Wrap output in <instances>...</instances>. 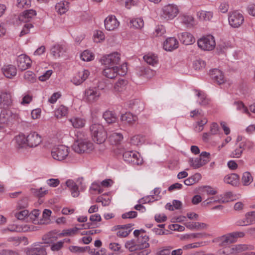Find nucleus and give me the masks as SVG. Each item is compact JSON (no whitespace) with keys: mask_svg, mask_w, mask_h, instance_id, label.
<instances>
[{"mask_svg":"<svg viewBox=\"0 0 255 255\" xmlns=\"http://www.w3.org/2000/svg\"><path fill=\"white\" fill-rule=\"evenodd\" d=\"M183 23L188 27L192 26L194 25V18L191 15H183L180 17Z\"/></svg>","mask_w":255,"mask_h":255,"instance_id":"nucleus-43","label":"nucleus"},{"mask_svg":"<svg viewBox=\"0 0 255 255\" xmlns=\"http://www.w3.org/2000/svg\"><path fill=\"white\" fill-rule=\"evenodd\" d=\"M66 185L70 190L71 195L73 197H77L79 195L78 185L73 180L69 179L66 182Z\"/></svg>","mask_w":255,"mask_h":255,"instance_id":"nucleus-26","label":"nucleus"},{"mask_svg":"<svg viewBox=\"0 0 255 255\" xmlns=\"http://www.w3.org/2000/svg\"><path fill=\"white\" fill-rule=\"evenodd\" d=\"M144 25L143 19L140 18H135L130 20V26L135 28L139 29Z\"/></svg>","mask_w":255,"mask_h":255,"instance_id":"nucleus-45","label":"nucleus"},{"mask_svg":"<svg viewBox=\"0 0 255 255\" xmlns=\"http://www.w3.org/2000/svg\"><path fill=\"white\" fill-rule=\"evenodd\" d=\"M149 238L146 235H141L140 238L138 239L137 246L139 249H144L149 247V245L148 243Z\"/></svg>","mask_w":255,"mask_h":255,"instance_id":"nucleus-32","label":"nucleus"},{"mask_svg":"<svg viewBox=\"0 0 255 255\" xmlns=\"http://www.w3.org/2000/svg\"><path fill=\"white\" fill-rule=\"evenodd\" d=\"M128 81L125 79H120L114 86V91L116 93H121L126 90Z\"/></svg>","mask_w":255,"mask_h":255,"instance_id":"nucleus-28","label":"nucleus"},{"mask_svg":"<svg viewBox=\"0 0 255 255\" xmlns=\"http://www.w3.org/2000/svg\"><path fill=\"white\" fill-rule=\"evenodd\" d=\"M64 242L60 241L56 243H52L50 246L51 250L53 252H58L63 248Z\"/></svg>","mask_w":255,"mask_h":255,"instance_id":"nucleus-52","label":"nucleus"},{"mask_svg":"<svg viewBox=\"0 0 255 255\" xmlns=\"http://www.w3.org/2000/svg\"><path fill=\"white\" fill-rule=\"evenodd\" d=\"M206 63L202 59L195 60L193 63V66L195 70H201L205 67Z\"/></svg>","mask_w":255,"mask_h":255,"instance_id":"nucleus-53","label":"nucleus"},{"mask_svg":"<svg viewBox=\"0 0 255 255\" xmlns=\"http://www.w3.org/2000/svg\"><path fill=\"white\" fill-rule=\"evenodd\" d=\"M94 55L90 51L86 50L81 54V58L84 61H90L94 59Z\"/></svg>","mask_w":255,"mask_h":255,"instance_id":"nucleus-48","label":"nucleus"},{"mask_svg":"<svg viewBox=\"0 0 255 255\" xmlns=\"http://www.w3.org/2000/svg\"><path fill=\"white\" fill-rule=\"evenodd\" d=\"M144 61L148 64L154 66L158 63V58L155 54L149 53L143 56Z\"/></svg>","mask_w":255,"mask_h":255,"instance_id":"nucleus-37","label":"nucleus"},{"mask_svg":"<svg viewBox=\"0 0 255 255\" xmlns=\"http://www.w3.org/2000/svg\"><path fill=\"white\" fill-rule=\"evenodd\" d=\"M123 138L122 134L119 132H113L109 135V139L113 144L119 143Z\"/></svg>","mask_w":255,"mask_h":255,"instance_id":"nucleus-42","label":"nucleus"},{"mask_svg":"<svg viewBox=\"0 0 255 255\" xmlns=\"http://www.w3.org/2000/svg\"><path fill=\"white\" fill-rule=\"evenodd\" d=\"M70 121L75 128H81L85 125V120L80 118H72Z\"/></svg>","mask_w":255,"mask_h":255,"instance_id":"nucleus-41","label":"nucleus"},{"mask_svg":"<svg viewBox=\"0 0 255 255\" xmlns=\"http://www.w3.org/2000/svg\"><path fill=\"white\" fill-rule=\"evenodd\" d=\"M228 20L232 27L238 28L243 23L244 17L242 13L237 11H234L229 13Z\"/></svg>","mask_w":255,"mask_h":255,"instance_id":"nucleus-9","label":"nucleus"},{"mask_svg":"<svg viewBox=\"0 0 255 255\" xmlns=\"http://www.w3.org/2000/svg\"><path fill=\"white\" fill-rule=\"evenodd\" d=\"M17 64L18 68L23 71L30 67L31 59L27 55L21 54L17 58Z\"/></svg>","mask_w":255,"mask_h":255,"instance_id":"nucleus-12","label":"nucleus"},{"mask_svg":"<svg viewBox=\"0 0 255 255\" xmlns=\"http://www.w3.org/2000/svg\"><path fill=\"white\" fill-rule=\"evenodd\" d=\"M94 148L93 143L85 139L78 138L72 145L73 150L79 154L90 152Z\"/></svg>","mask_w":255,"mask_h":255,"instance_id":"nucleus-2","label":"nucleus"},{"mask_svg":"<svg viewBox=\"0 0 255 255\" xmlns=\"http://www.w3.org/2000/svg\"><path fill=\"white\" fill-rule=\"evenodd\" d=\"M27 255H46L44 246H38L37 247L29 249L26 251Z\"/></svg>","mask_w":255,"mask_h":255,"instance_id":"nucleus-24","label":"nucleus"},{"mask_svg":"<svg viewBox=\"0 0 255 255\" xmlns=\"http://www.w3.org/2000/svg\"><path fill=\"white\" fill-rule=\"evenodd\" d=\"M128 70L126 64H123L121 67L118 66L106 67L103 70V75L110 79L115 78L118 75H125Z\"/></svg>","mask_w":255,"mask_h":255,"instance_id":"nucleus-3","label":"nucleus"},{"mask_svg":"<svg viewBox=\"0 0 255 255\" xmlns=\"http://www.w3.org/2000/svg\"><path fill=\"white\" fill-rule=\"evenodd\" d=\"M172 247L170 246L161 248L157 253L156 255H169Z\"/></svg>","mask_w":255,"mask_h":255,"instance_id":"nucleus-61","label":"nucleus"},{"mask_svg":"<svg viewBox=\"0 0 255 255\" xmlns=\"http://www.w3.org/2000/svg\"><path fill=\"white\" fill-rule=\"evenodd\" d=\"M189 162L191 166L195 169H197L203 166V163L201 162V159L199 158V157L195 158L190 159Z\"/></svg>","mask_w":255,"mask_h":255,"instance_id":"nucleus-50","label":"nucleus"},{"mask_svg":"<svg viewBox=\"0 0 255 255\" xmlns=\"http://www.w3.org/2000/svg\"><path fill=\"white\" fill-rule=\"evenodd\" d=\"M125 247L129 249L130 252L139 249L137 245L135 244L133 240L128 241L125 244Z\"/></svg>","mask_w":255,"mask_h":255,"instance_id":"nucleus-57","label":"nucleus"},{"mask_svg":"<svg viewBox=\"0 0 255 255\" xmlns=\"http://www.w3.org/2000/svg\"><path fill=\"white\" fill-rule=\"evenodd\" d=\"M254 247L252 245H234L230 247V251L232 254L242 253L246 251L253 250Z\"/></svg>","mask_w":255,"mask_h":255,"instance_id":"nucleus-19","label":"nucleus"},{"mask_svg":"<svg viewBox=\"0 0 255 255\" xmlns=\"http://www.w3.org/2000/svg\"><path fill=\"white\" fill-rule=\"evenodd\" d=\"M57 239V237L55 236V234L53 232H50L44 235L42 237V240L45 244H52L56 241Z\"/></svg>","mask_w":255,"mask_h":255,"instance_id":"nucleus-39","label":"nucleus"},{"mask_svg":"<svg viewBox=\"0 0 255 255\" xmlns=\"http://www.w3.org/2000/svg\"><path fill=\"white\" fill-rule=\"evenodd\" d=\"M124 160L127 162L130 163L133 165H139L141 164L142 160H140L138 156L139 153L133 151H126L123 155Z\"/></svg>","mask_w":255,"mask_h":255,"instance_id":"nucleus-11","label":"nucleus"},{"mask_svg":"<svg viewBox=\"0 0 255 255\" xmlns=\"http://www.w3.org/2000/svg\"><path fill=\"white\" fill-rule=\"evenodd\" d=\"M67 108L61 105L56 110L55 115L57 118H61L67 114Z\"/></svg>","mask_w":255,"mask_h":255,"instance_id":"nucleus-47","label":"nucleus"},{"mask_svg":"<svg viewBox=\"0 0 255 255\" xmlns=\"http://www.w3.org/2000/svg\"><path fill=\"white\" fill-rule=\"evenodd\" d=\"M180 41L185 45H190L195 41V39L190 33L185 32L178 36Z\"/></svg>","mask_w":255,"mask_h":255,"instance_id":"nucleus-22","label":"nucleus"},{"mask_svg":"<svg viewBox=\"0 0 255 255\" xmlns=\"http://www.w3.org/2000/svg\"><path fill=\"white\" fill-rule=\"evenodd\" d=\"M104 24L107 30L112 31L117 28L120 23L115 15H111L105 19Z\"/></svg>","mask_w":255,"mask_h":255,"instance_id":"nucleus-13","label":"nucleus"},{"mask_svg":"<svg viewBox=\"0 0 255 255\" xmlns=\"http://www.w3.org/2000/svg\"><path fill=\"white\" fill-rule=\"evenodd\" d=\"M29 212L27 210H23L15 214V217L19 220H24L27 218Z\"/></svg>","mask_w":255,"mask_h":255,"instance_id":"nucleus-55","label":"nucleus"},{"mask_svg":"<svg viewBox=\"0 0 255 255\" xmlns=\"http://www.w3.org/2000/svg\"><path fill=\"white\" fill-rule=\"evenodd\" d=\"M41 142V136L35 132H31L27 136V146L30 147H36Z\"/></svg>","mask_w":255,"mask_h":255,"instance_id":"nucleus-15","label":"nucleus"},{"mask_svg":"<svg viewBox=\"0 0 255 255\" xmlns=\"http://www.w3.org/2000/svg\"><path fill=\"white\" fill-rule=\"evenodd\" d=\"M198 46L203 50L211 51L214 49L216 42L214 37L208 35L200 38L197 41Z\"/></svg>","mask_w":255,"mask_h":255,"instance_id":"nucleus-7","label":"nucleus"},{"mask_svg":"<svg viewBox=\"0 0 255 255\" xmlns=\"http://www.w3.org/2000/svg\"><path fill=\"white\" fill-rule=\"evenodd\" d=\"M68 148L63 145H59L53 147L51 150V155L53 159L58 161L65 159L68 156Z\"/></svg>","mask_w":255,"mask_h":255,"instance_id":"nucleus-6","label":"nucleus"},{"mask_svg":"<svg viewBox=\"0 0 255 255\" xmlns=\"http://www.w3.org/2000/svg\"><path fill=\"white\" fill-rule=\"evenodd\" d=\"M178 47V41L174 37L167 38L163 43V48L166 51H172Z\"/></svg>","mask_w":255,"mask_h":255,"instance_id":"nucleus-21","label":"nucleus"},{"mask_svg":"<svg viewBox=\"0 0 255 255\" xmlns=\"http://www.w3.org/2000/svg\"><path fill=\"white\" fill-rule=\"evenodd\" d=\"M224 181L225 183L233 186H238L240 184V176L236 173H231L226 175Z\"/></svg>","mask_w":255,"mask_h":255,"instance_id":"nucleus-20","label":"nucleus"},{"mask_svg":"<svg viewBox=\"0 0 255 255\" xmlns=\"http://www.w3.org/2000/svg\"><path fill=\"white\" fill-rule=\"evenodd\" d=\"M197 96L199 97V104L200 106H206L210 103V100L207 98L206 96L200 92H198Z\"/></svg>","mask_w":255,"mask_h":255,"instance_id":"nucleus-46","label":"nucleus"},{"mask_svg":"<svg viewBox=\"0 0 255 255\" xmlns=\"http://www.w3.org/2000/svg\"><path fill=\"white\" fill-rule=\"evenodd\" d=\"M24 78L30 82H34L36 80L34 73L30 71H27L24 73Z\"/></svg>","mask_w":255,"mask_h":255,"instance_id":"nucleus-54","label":"nucleus"},{"mask_svg":"<svg viewBox=\"0 0 255 255\" xmlns=\"http://www.w3.org/2000/svg\"><path fill=\"white\" fill-rule=\"evenodd\" d=\"M201 178V175L199 173H196L188 178L185 179L184 181V184L187 186L192 185L198 182Z\"/></svg>","mask_w":255,"mask_h":255,"instance_id":"nucleus-38","label":"nucleus"},{"mask_svg":"<svg viewBox=\"0 0 255 255\" xmlns=\"http://www.w3.org/2000/svg\"><path fill=\"white\" fill-rule=\"evenodd\" d=\"M130 140L131 144L138 145L142 142L143 139L140 135H136L132 136Z\"/></svg>","mask_w":255,"mask_h":255,"instance_id":"nucleus-62","label":"nucleus"},{"mask_svg":"<svg viewBox=\"0 0 255 255\" xmlns=\"http://www.w3.org/2000/svg\"><path fill=\"white\" fill-rule=\"evenodd\" d=\"M186 228L191 230L205 229L208 227V225L204 223L189 222L184 224Z\"/></svg>","mask_w":255,"mask_h":255,"instance_id":"nucleus-25","label":"nucleus"},{"mask_svg":"<svg viewBox=\"0 0 255 255\" xmlns=\"http://www.w3.org/2000/svg\"><path fill=\"white\" fill-rule=\"evenodd\" d=\"M234 105L236 106L237 109L243 113L246 114L249 116L251 115L247 107L245 106L242 102H235Z\"/></svg>","mask_w":255,"mask_h":255,"instance_id":"nucleus-49","label":"nucleus"},{"mask_svg":"<svg viewBox=\"0 0 255 255\" xmlns=\"http://www.w3.org/2000/svg\"><path fill=\"white\" fill-rule=\"evenodd\" d=\"M65 52L64 47L59 44L55 45L51 48V53L55 57H60Z\"/></svg>","mask_w":255,"mask_h":255,"instance_id":"nucleus-31","label":"nucleus"},{"mask_svg":"<svg viewBox=\"0 0 255 255\" xmlns=\"http://www.w3.org/2000/svg\"><path fill=\"white\" fill-rule=\"evenodd\" d=\"M17 5L19 8H28L31 5L30 0H17Z\"/></svg>","mask_w":255,"mask_h":255,"instance_id":"nucleus-58","label":"nucleus"},{"mask_svg":"<svg viewBox=\"0 0 255 255\" xmlns=\"http://www.w3.org/2000/svg\"><path fill=\"white\" fill-rule=\"evenodd\" d=\"M137 213L135 211H129L126 212L122 215V218L123 219H133L137 217Z\"/></svg>","mask_w":255,"mask_h":255,"instance_id":"nucleus-63","label":"nucleus"},{"mask_svg":"<svg viewBox=\"0 0 255 255\" xmlns=\"http://www.w3.org/2000/svg\"><path fill=\"white\" fill-rule=\"evenodd\" d=\"M93 140L98 144H101L107 138V133L104 127L99 124H93L90 127Z\"/></svg>","mask_w":255,"mask_h":255,"instance_id":"nucleus-1","label":"nucleus"},{"mask_svg":"<svg viewBox=\"0 0 255 255\" xmlns=\"http://www.w3.org/2000/svg\"><path fill=\"white\" fill-rule=\"evenodd\" d=\"M36 15V12L35 10L33 9H28L24 10L21 15H20L19 17L20 20L27 22L31 18H32L33 16Z\"/></svg>","mask_w":255,"mask_h":255,"instance_id":"nucleus-29","label":"nucleus"},{"mask_svg":"<svg viewBox=\"0 0 255 255\" xmlns=\"http://www.w3.org/2000/svg\"><path fill=\"white\" fill-rule=\"evenodd\" d=\"M197 16L201 20L208 21L211 20L212 18L213 12L211 11L201 10L197 12Z\"/></svg>","mask_w":255,"mask_h":255,"instance_id":"nucleus-35","label":"nucleus"},{"mask_svg":"<svg viewBox=\"0 0 255 255\" xmlns=\"http://www.w3.org/2000/svg\"><path fill=\"white\" fill-rule=\"evenodd\" d=\"M247 144V142H241L239 145V147L232 152L231 155V157L234 158L240 157L241 156L244 150L245 149V146Z\"/></svg>","mask_w":255,"mask_h":255,"instance_id":"nucleus-36","label":"nucleus"},{"mask_svg":"<svg viewBox=\"0 0 255 255\" xmlns=\"http://www.w3.org/2000/svg\"><path fill=\"white\" fill-rule=\"evenodd\" d=\"M15 140L17 148H22L27 145V136L23 134H20L15 137Z\"/></svg>","mask_w":255,"mask_h":255,"instance_id":"nucleus-33","label":"nucleus"},{"mask_svg":"<svg viewBox=\"0 0 255 255\" xmlns=\"http://www.w3.org/2000/svg\"><path fill=\"white\" fill-rule=\"evenodd\" d=\"M31 193L35 196L38 198H42L46 195L48 193V190L45 189V188H40L39 189L31 188Z\"/></svg>","mask_w":255,"mask_h":255,"instance_id":"nucleus-44","label":"nucleus"},{"mask_svg":"<svg viewBox=\"0 0 255 255\" xmlns=\"http://www.w3.org/2000/svg\"><path fill=\"white\" fill-rule=\"evenodd\" d=\"M11 97L9 93L4 92L0 94V108H5L11 105Z\"/></svg>","mask_w":255,"mask_h":255,"instance_id":"nucleus-18","label":"nucleus"},{"mask_svg":"<svg viewBox=\"0 0 255 255\" xmlns=\"http://www.w3.org/2000/svg\"><path fill=\"white\" fill-rule=\"evenodd\" d=\"M90 72L87 70H83L77 72L72 79V82L75 85H79L88 77Z\"/></svg>","mask_w":255,"mask_h":255,"instance_id":"nucleus-14","label":"nucleus"},{"mask_svg":"<svg viewBox=\"0 0 255 255\" xmlns=\"http://www.w3.org/2000/svg\"><path fill=\"white\" fill-rule=\"evenodd\" d=\"M165 33V27L163 25H158L156 26L153 34L155 36H161Z\"/></svg>","mask_w":255,"mask_h":255,"instance_id":"nucleus-60","label":"nucleus"},{"mask_svg":"<svg viewBox=\"0 0 255 255\" xmlns=\"http://www.w3.org/2000/svg\"><path fill=\"white\" fill-rule=\"evenodd\" d=\"M203 246V242H197L192 244H189L183 246L182 249L184 250H188L191 249L197 248Z\"/></svg>","mask_w":255,"mask_h":255,"instance_id":"nucleus-59","label":"nucleus"},{"mask_svg":"<svg viewBox=\"0 0 255 255\" xmlns=\"http://www.w3.org/2000/svg\"><path fill=\"white\" fill-rule=\"evenodd\" d=\"M210 153L205 151L201 152L199 158L203 163V166L207 164L210 161Z\"/></svg>","mask_w":255,"mask_h":255,"instance_id":"nucleus-56","label":"nucleus"},{"mask_svg":"<svg viewBox=\"0 0 255 255\" xmlns=\"http://www.w3.org/2000/svg\"><path fill=\"white\" fill-rule=\"evenodd\" d=\"M80 229L77 227L64 230L61 234L62 236H70L76 234Z\"/></svg>","mask_w":255,"mask_h":255,"instance_id":"nucleus-51","label":"nucleus"},{"mask_svg":"<svg viewBox=\"0 0 255 255\" xmlns=\"http://www.w3.org/2000/svg\"><path fill=\"white\" fill-rule=\"evenodd\" d=\"M102 83H99L97 87H90L85 91V98L89 103H94L99 99L101 94L100 90H104L105 86H101Z\"/></svg>","mask_w":255,"mask_h":255,"instance_id":"nucleus-4","label":"nucleus"},{"mask_svg":"<svg viewBox=\"0 0 255 255\" xmlns=\"http://www.w3.org/2000/svg\"><path fill=\"white\" fill-rule=\"evenodd\" d=\"M90 220L91 222L87 223L82 225L83 228L86 229L94 228L95 222L101 221V217L99 214H95L90 216Z\"/></svg>","mask_w":255,"mask_h":255,"instance_id":"nucleus-27","label":"nucleus"},{"mask_svg":"<svg viewBox=\"0 0 255 255\" xmlns=\"http://www.w3.org/2000/svg\"><path fill=\"white\" fill-rule=\"evenodd\" d=\"M246 215L250 225L255 223V211L248 212Z\"/></svg>","mask_w":255,"mask_h":255,"instance_id":"nucleus-64","label":"nucleus"},{"mask_svg":"<svg viewBox=\"0 0 255 255\" xmlns=\"http://www.w3.org/2000/svg\"><path fill=\"white\" fill-rule=\"evenodd\" d=\"M120 60V54L118 52H114L103 56L101 62L105 67H114L117 66Z\"/></svg>","mask_w":255,"mask_h":255,"instance_id":"nucleus-8","label":"nucleus"},{"mask_svg":"<svg viewBox=\"0 0 255 255\" xmlns=\"http://www.w3.org/2000/svg\"><path fill=\"white\" fill-rule=\"evenodd\" d=\"M253 181V177L249 172L243 173L242 177V182L244 186H248Z\"/></svg>","mask_w":255,"mask_h":255,"instance_id":"nucleus-40","label":"nucleus"},{"mask_svg":"<svg viewBox=\"0 0 255 255\" xmlns=\"http://www.w3.org/2000/svg\"><path fill=\"white\" fill-rule=\"evenodd\" d=\"M4 109L0 114V119L7 124H12L18 119V115L9 109Z\"/></svg>","mask_w":255,"mask_h":255,"instance_id":"nucleus-10","label":"nucleus"},{"mask_svg":"<svg viewBox=\"0 0 255 255\" xmlns=\"http://www.w3.org/2000/svg\"><path fill=\"white\" fill-rule=\"evenodd\" d=\"M245 234L243 232H235L223 236L222 242L223 246H226L235 242L237 238L243 237Z\"/></svg>","mask_w":255,"mask_h":255,"instance_id":"nucleus-16","label":"nucleus"},{"mask_svg":"<svg viewBox=\"0 0 255 255\" xmlns=\"http://www.w3.org/2000/svg\"><path fill=\"white\" fill-rule=\"evenodd\" d=\"M210 76L213 80L219 85L223 84L226 81L223 72L218 69H214L212 70L210 72Z\"/></svg>","mask_w":255,"mask_h":255,"instance_id":"nucleus-17","label":"nucleus"},{"mask_svg":"<svg viewBox=\"0 0 255 255\" xmlns=\"http://www.w3.org/2000/svg\"><path fill=\"white\" fill-rule=\"evenodd\" d=\"M1 70L4 75L8 78H12L17 73L16 67L12 65H4Z\"/></svg>","mask_w":255,"mask_h":255,"instance_id":"nucleus-23","label":"nucleus"},{"mask_svg":"<svg viewBox=\"0 0 255 255\" xmlns=\"http://www.w3.org/2000/svg\"><path fill=\"white\" fill-rule=\"evenodd\" d=\"M178 13L179 9L176 5L168 4L162 8L160 16L164 19L171 20L174 18Z\"/></svg>","mask_w":255,"mask_h":255,"instance_id":"nucleus-5","label":"nucleus"},{"mask_svg":"<svg viewBox=\"0 0 255 255\" xmlns=\"http://www.w3.org/2000/svg\"><path fill=\"white\" fill-rule=\"evenodd\" d=\"M121 120L125 124H131L136 121L137 118L130 113H126L121 115Z\"/></svg>","mask_w":255,"mask_h":255,"instance_id":"nucleus-30","label":"nucleus"},{"mask_svg":"<svg viewBox=\"0 0 255 255\" xmlns=\"http://www.w3.org/2000/svg\"><path fill=\"white\" fill-rule=\"evenodd\" d=\"M103 117L106 122L108 124L113 123L116 121L117 117L114 112L107 111L103 115Z\"/></svg>","mask_w":255,"mask_h":255,"instance_id":"nucleus-34","label":"nucleus"}]
</instances>
